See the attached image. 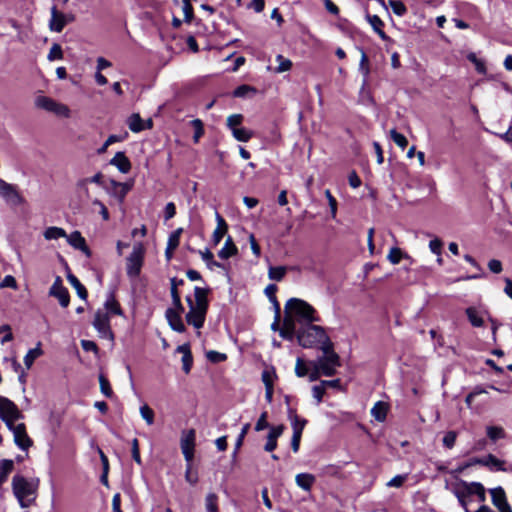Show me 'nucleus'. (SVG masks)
I'll return each mask as SVG.
<instances>
[{
    "label": "nucleus",
    "instance_id": "nucleus-8",
    "mask_svg": "<svg viewBox=\"0 0 512 512\" xmlns=\"http://www.w3.org/2000/svg\"><path fill=\"white\" fill-rule=\"evenodd\" d=\"M309 366L320 369L322 375L330 377L336 373L337 367L340 366L339 356L337 353H330L329 356H322L318 360L310 362Z\"/></svg>",
    "mask_w": 512,
    "mask_h": 512
},
{
    "label": "nucleus",
    "instance_id": "nucleus-2",
    "mask_svg": "<svg viewBox=\"0 0 512 512\" xmlns=\"http://www.w3.org/2000/svg\"><path fill=\"white\" fill-rule=\"evenodd\" d=\"M207 295L208 289L196 286L194 288V299L190 296L186 297V301L189 306V311L186 314V321L196 329L202 328L205 322L208 310Z\"/></svg>",
    "mask_w": 512,
    "mask_h": 512
},
{
    "label": "nucleus",
    "instance_id": "nucleus-62",
    "mask_svg": "<svg viewBox=\"0 0 512 512\" xmlns=\"http://www.w3.org/2000/svg\"><path fill=\"white\" fill-rule=\"evenodd\" d=\"M12 288L16 290L18 288L16 279L12 275H6L0 283V288Z\"/></svg>",
    "mask_w": 512,
    "mask_h": 512
},
{
    "label": "nucleus",
    "instance_id": "nucleus-43",
    "mask_svg": "<svg viewBox=\"0 0 512 512\" xmlns=\"http://www.w3.org/2000/svg\"><path fill=\"white\" fill-rule=\"evenodd\" d=\"M182 232H183V229L178 228L170 234L168 241H167L168 250H175L179 246L180 237H181Z\"/></svg>",
    "mask_w": 512,
    "mask_h": 512
},
{
    "label": "nucleus",
    "instance_id": "nucleus-18",
    "mask_svg": "<svg viewBox=\"0 0 512 512\" xmlns=\"http://www.w3.org/2000/svg\"><path fill=\"white\" fill-rule=\"evenodd\" d=\"M279 334L282 338L287 340H293L294 336H297L296 324L294 319L290 316H285L283 319V326L279 329Z\"/></svg>",
    "mask_w": 512,
    "mask_h": 512
},
{
    "label": "nucleus",
    "instance_id": "nucleus-19",
    "mask_svg": "<svg viewBox=\"0 0 512 512\" xmlns=\"http://www.w3.org/2000/svg\"><path fill=\"white\" fill-rule=\"evenodd\" d=\"M216 222L217 226L212 234V242L214 245H218L220 243L228 230L226 221L219 213H216Z\"/></svg>",
    "mask_w": 512,
    "mask_h": 512
},
{
    "label": "nucleus",
    "instance_id": "nucleus-46",
    "mask_svg": "<svg viewBox=\"0 0 512 512\" xmlns=\"http://www.w3.org/2000/svg\"><path fill=\"white\" fill-rule=\"evenodd\" d=\"M277 290H278V288L275 284H269L266 286L264 292H265V295L270 300V302H272L273 305L275 306V308L277 310V314H278L279 313V303H278L276 295H275Z\"/></svg>",
    "mask_w": 512,
    "mask_h": 512
},
{
    "label": "nucleus",
    "instance_id": "nucleus-13",
    "mask_svg": "<svg viewBox=\"0 0 512 512\" xmlns=\"http://www.w3.org/2000/svg\"><path fill=\"white\" fill-rule=\"evenodd\" d=\"M0 196L4 198L7 202L17 205L20 204L22 198L18 193L16 187L12 184L5 182L0 179Z\"/></svg>",
    "mask_w": 512,
    "mask_h": 512
},
{
    "label": "nucleus",
    "instance_id": "nucleus-23",
    "mask_svg": "<svg viewBox=\"0 0 512 512\" xmlns=\"http://www.w3.org/2000/svg\"><path fill=\"white\" fill-rule=\"evenodd\" d=\"M316 478L310 473H299L295 476L296 485L306 492H310Z\"/></svg>",
    "mask_w": 512,
    "mask_h": 512
},
{
    "label": "nucleus",
    "instance_id": "nucleus-32",
    "mask_svg": "<svg viewBox=\"0 0 512 512\" xmlns=\"http://www.w3.org/2000/svg\"><path fill=\"white\" fill-rule=\"evenodd\" d=\"M371 415L377 420V421H384L386 419L387 415V405L386 403L382 401H378L374 404V406L371 409Z\"/></svg>",
    "mask_w": 512,
    "mask_h": 512
},
{
    "label": "nucleus",
    "instance_id": "nucleus-15",
    "mask_svg": "<svg viewBox=\"0 0 512 512\" xmlns=\"http://www.w3.org/2000/svg\"><path fill=\"white\" fill-rule=\"evenodd\" d=\"M183 312L184 311L176 310L174 308H168L165 313L169 326L179 333H183L185 331V325L181 318V314Z\"/></svg>",
    "mask_w": 512,
    "mask_h": 512
},
{
    "label": "nucleus",
    "instance_id": "nucleus-49",
    "mask_svg": "<svg viewBox=\"0 0 512 512\" xmlns=\"http://www.w3.org/2000/svg\"><path fill=\"white\" fill-rule=\"evenodd\" d=\"M243 122V115L242 114H232L227 118V127L232 131H234L236 128L241 127V124Z\"/></svg>",
    "mask_w": 512,
    "mask_h": 512
},
{
    "label": "nucleus",
    "instance_id": "nucleus-51",
    "mask_svg": "<svg viewBox=\"0 0 512 512\" xmlns=\"http://www.w3.org/2000/svg\"><path fill=\"white\" fill-rule=\"evenodd\" d=\"M390 136L396 145H398L402 149L406 148L408 141L403 134L397 132L395 129H392L390 130Z\"/></svg>",
    "mask_w": 512,
    "mask_h": 512
},
{
    "label": "nucleus",
    "instance_id": "nucleus-45",
    "mask_svg": "<svg viewBox=\"0 0 512 512\" xmlns=\"http://www.w3.org/2000/svg\"><path fill=\"white\" fill-rule=\"evenodd\" d=\"M276 61L278 62V66L275 68L276 73H283L289 71L292 67L291 60L285 58L283 55L279 54L276 56Z\"/></svg>",
    "mask_w": 512,
    "mask_h": 512
},
{
    "label": "nucleus",
    "instance_id": "nucleus-16",
    "mask_svg": "<svg viewBox=\"0 0 512 512\" xmlns=\"http://www.w3.org/2000/svg\"><path fill=\"white\" fill-rule=\"evenodd\" d=\"M51 18L48 26L52 32L60 33L66 26L65 13L60 12L56 6H52L50 9Z\"/></svg>",
    "mask_w": 512,
    "mask_h": 512
},
{
    "label": "nucleus",
    "instance_id": "nucleus-29",
    "mask_svg": "<svg viewBox=\"0 0 512 512\" xmlns=\"http://www.w3.org/2000/svg\"><path fill=\"white\" fill-rule=\"evenodd\" d=\"M43 354V350L41 349V344L38 343L37 346L33 349H30L26 355L24 356V364L27 369H30L34 363V361L39 358Z\"/></svg>",
    "mask_w": 512,
    "mask_h": 512
},
{
    "label": "nucleus",
    "instance_id": "nucleus-61",
    "mask_svg": "<svg viewBox=\"0 0 512 512\" xmlns=\"http://www.w3.org/2000/svg\"><path fill=\"white\" fill-rule=\"evenodd\" d=\"M457 435L454 431H449L443 437V445L449 449H451L456 442Z\"/></svg>",
    "mask_w": 512,
    "mask_h": 512
},
{
    "label": "nucleus",
    "instance_id": "nucleus-64",
    "mask_svg": "<svg viewBox=\"0 0 512 512\" xmlns=\"http://www.w3.org/2000/svg\"><path fill=\"white\" fill-rule=\"evenodd\" d=\"M429 248L432 253L436 254L437 256L441 255L442 252V242L440 239L435 238L429 242Z\"/></svg>",
    "mask_w": 512,
    "mask_h": 512
},
{
    "label": "nucleus",
    "instance_id": "nucleus-30",
    "mask_svg": "<svg viewBox=\"0 0 512 512\" xmlns=\"http://www.w3.org/2000/svg\"><path fill=\"white\" fill-rule=\"evenodd\" d=\"M288 271L286 266H269L268 278L272 281H282Z\"/></svg>",
    "mask_w": 512,
    "mask_h": 512
},
{
    "label": "nucleus",
    "instance_id": "nucleus-56",
    "mask_svg": "<svg viewBox=\"0 0 512 512\" xmlns=\"http://www.w3.org/2000/svg\"><path fill=\"white\" fill-rule=\"evenodd\" d=\"M185 480L190 485H195L198 482V480H199L198 473L196 471H193V469H192V464H188L186 466Z\"/></svg>",
    "mask_w": 512,
    "mask_h": 512
},
{
    "label": "nucleus",
    "instance_id": "nucleus-63",
    "mask_svg": "<svg viewBox=\"0 0 512 512\" xmlns=\"http://www.w3.org/2000/svg\"><path fill=\"white\" fill-rule=\"evenodd\" d=\"M92 204L99 208V213L101 214L103 220L108 221L110 216L107 207L98 199H94Z\"/></svg>",
    "mask_w": 512,
    "mask_h": 512
},
{
    "label": "nucleus",
    "instance_id": "nucleus-36",
    "mask_svg": "<svg viewBox=\"0 0 512 512\" xmlns=\"http://www.w3.org/2000/svg\"><path fill=\"white\" fill-rule=\"evenodd\" d=\"M466 315L474 327H481L484 323L482 316L480 313L474 308L469 307L466 309Z\"/></svg>",
    "mask_w": 512,
    "mask_h": 512
},
{
    "label": "nucleus",
    "instance_id": "nucleus-34",
    "mask_svg": "<svg viewBox=\"0 0 512 512\" xmlns=\"http://www.w3.org/2000/svg\"><path fill=\"white\" fill-rule=\"evenodd\" d=\"M367 20L374 29V31L382 38L386 39V34L383 31L384 22L377 15H367Z\"/></svg>",
    "mask_w": 512,
    "mask_h": 512
},
{
    "label": "nucleus",
    "instance_id": "nucleus-40",
    "mask_svg": "<svg viewBox=\"0 0 512 512\" xmlns=\"http://www.w3.org/2000/svg\"><path fill=\"white\" fill-rule=\"evenodd\" d=\"M408 255L405 254L400 248L392 247L387 255V259L390 263L396 265L398 264L402 258H407Z\"/></svg>",
    "mask_w": 512,
    "mask_h": 512
},
{
    "label": "nucleus",
    "instance_id": "nucleus-52",
    "mask_svg": "<svg viewBox=\"0 0 512 512\" xmlns=\"http://www.w3.org/2000/svg\"><path fill=\"white\" fill-rule=\"evenodd\" d=\"M388 3L394 14H396L397 16H403L407 12L406 6L402 1L389 0Z\"/></svg>",
    "mask_w": 512,
    "mask_h": 512
},
{
    "label": "nucleus",
    "instance_id": "nucleus-5",
    "mask_svg": "<svg viewBox=\"0 0 512 512\" xmlns=\"http://www.w3.org/2000/svg\"><path fill=\"white\" fill-rule=\"evenodd\" d=\"M297 340L302 347L312 348L327 340V334L323 327L310 323L297 331Z\"/></svg>",
    "mask_w": 512,
    "mask_h": 512
},
{
    "label": "nucleus",
    "instance_id": "nucleus-31",
    "mask_svg": "<svg viewBox=\"0 0 512 512\" xmlns=\"http://www.w3.org/2000/svg\"><path fill=\"white\" fill-rule=\"evenodd\" d=\"M67 279H68L69 283L72 285V287L76 290L77 295L82 300H86L87 296H88L87 290H86L85 286L78 280V278L76 276H74L73 274H68Z\"/></svg>",
    "mask_w": 512,
    "mask_h": 512
},
{
    "label": "nucleus",
    "instance_id": "nucleus-37",
    "mask_svg": "<svg viewBox=\"0 0 512 512\" xmlns=\"http://www.w3.org/2000/svg\"><path fill=\"white\" fill-rule=\"evenodd\" d=\"M44 237L46 240H56L59 238L66 237V232L64 229L59 227H49L44 232Z\"/></svg>",
    "mask_w": 512,
    "mask_h": 512
},
{
    "label": "nucleus",
    "instance_id": "nucleus-21",
    "mask_svg": "<svg viewBox=\"0 0 512 512\" xmlns=\"http://www.w3.org/2000/svg\"><path fill=\"white\" fill-rule=\"evenodd\" d=\"M196 433L194 429L185 430L181 434V451L195 450Z\"/></svg>",
    "mask_w": 512,
    "mask_h": 512
},
{
    "label": "nucleus",
    "instance_id": "nucleus-48",
    "mask_svg": "<svg viewBox=\"0 0 512 512\" xmlns=\"http://www.w3.org/2000/svg\"><path fill=\"white\" fill-rule=\"evenodd\" d=\"M275 378H276V372L273 367H268L263 370L262 381H263L265 387L273 386Z\"/></svg>",
    "mask_w": 512,
    "mask_h": 512
},
{
    "label": "nucleus",
    "instance_id": "nucleus-3",
    "mask_svg": "<svg viewBox=\"0 0 512 512\" xmlns=\"http://www.w3.org/2000/svg\"><path fill=\"white\" fill-rule=\"evenodd\" d=\"M39 479H26L21 475H15L12 479L13 494L22 508L30 507L37 496Z\"/></svg>",
    "mask_w": 512,
    "mask_h": 512
},
{
    "label": "nucleus",
    "instance_id": "nucleus-53",
    "mask_svg": "<svg viewBox=\"0 0 512 512\" xmlns=\"http://www.w3.org/2000/svg\"><path fill=\"white\" fill-rule=\"evenodd\" d=\"M191 125L195 129L193 140H194L195 143H198L200 138L204 134L203 123H202V121L200 119H194V120L191 121Z\"/></svg>",
    "mask_w": 512,
    "mask_h": 512
},
{
    "label": "nucleus",
    "instance_id": "nucleus-35",
    "mask_svg": "<svg viewBox=\"0 0 512 512\" xmlns=\"http://www.w3.org/2000/svg\"><path fill=\"white\" fill-rule=\"evenodd\" d=\"M486 434L488 438L493 442L504 439L506 437V432L501 426H487Z\"/></svg>",
    "mask_w": 512,
    "mask_h": 512
},
{
    "label": "nucleus",
    "instance_id": "nucleus-6",
    "mask_svg": "<svg viewBox=\"0 0 512 512\" xmlns=\"http://www.w3.org/2000/svg\"><path fill=\"white\" fill-rule=\"evenodd\" d=\"M35 106L45 111L54 113L55 115L63 118L70 117V109L67 105L55 101L47 96H38L35 99Z\"/></svg>",
    "mask_w": 512,
    "mask_h": 512
},
{
    "label": "nucleus",
    "instance_id": "nucleus-1",
    "mask_svg": "<svg viewBox=\"0 0 512 512\" xmlns=\"http://www.w3.org/2000/svg\"><path fill=\"white\" fill-rule=\"evenodd\" d=\"M453 493L465 512H470L475 503H484L486 493L484 486L479 482L458 481L453 486Z\"/></svg>",
    "mask_w": 512,
    "mask_h": 512
},
{
    "label": "nucleus",
    "instance_id": "nucleus-27",
    "mask_svg": "<svg viewBox=\"0 0 512 512\" xmlns=\"http://www.w3.org/2000/svg\"><path fill=\"white\" fill-rule=\"evenodd\" d=\"M67 242L76 249L87 250L85 239L79 231H74L70 235L66 234Z\"/></svg>",
    "mask_w": 512,
    "mask_h": 512
},
{
    "label": "nucleus",
    "instance_id": "nucleus-25",
    "mask_svg": "<svg viewBox=\"0 0 512 512\" xmlns=\"http://www.w3.org/2000/svg\"><path fill=\"white\" fill-rule=\"evenodd\" d=\"M238 252L237 247L235 246L232 238L230 236L227 237L224 246L219 250L218 256L221 259H228Z\"/></svg>",
    "mask_w": 512,
    "mask_h": 512
},
{
    "label": "nucleus",
    "instance_id": "nucleus-20",
    "mask_svg": "<svg viewBox=\"0 0 512 512\" xmlns=\"http://www.w3.org/2000/svg\"><path fill=\"white\" fill-rule=\"evenodd\" d=\"M110 164L117 167L121 173H128L131 169V162L124 154V152H117L110 160Z\"/></svg>",
    "mask_w": 512,
    "mask_h": 512
},
{
    "label": "nucleus",
    "instance_id": "nucleus-28",
    "mask_svg": "<svg viewBox=\"0 0 512 512\" xmlns=\"http://www.w3.org/2000/svg\"><path fill=\"white\" fill-rule=\"evenodd\" d=\"M105 310L108 315L114 314V315H122V310L119 305V303L116 301L114 295L110 293L104 303Z\"/></svg>",
    "mask_w": 512,
    "mask_h": 512
},
{
    "label": "nucleus",
    "instance_id": "nucleus-59",
    "mask_svg": "<svg viewBox=\"0 0 512 512\" xmlns=\"http://www.w3.org/2000/svg\"><path fill=\"white\" fill-rule=\"evenodd\" d=\"M182 10H183V13H184V20L186 22H191L192 18H193V7L190 3V0H182Z\"/></svg>",
    "mask_w": 512,
    "mask_h": 512
},
{
    "label": "nucleus",
    "instance_id": "nucleus-17",
    "mask_svg": "<svg viewBox=\"0 0 512 512\" xmlns=\"http://www.w3.org/2000/svg\"><path fill=\"white\" fill-rule=\"evenodd\" d=\"M111 190L108 193L116 198L120 204L125 200L127 193L131 190L132 184L117 182L115 180L110 181Z\"/></svg>",
    "mask_w": 512,
    "mask_h": 512
},
{
    "label": "nucleus",
    "instance_id": "nucleus-7",
    "mask_svg": "<svg viewBox=\"0 0 512 512\" xmlns=\"http://www.w3.org/2000/svg\"><path fill=\"white\" fill-rule=\"evenodd\" d=\"M144 258V247L142 243H136L133 250L127 258V275L129 277H137L140 274Z\"/></svg>",
    "mask_w": 512,
    "mask_h": 512
},
{
    "label": "nucleus",
    "instance_id": "nucleus-38",
    "mask_svg": "<svg viewBox=\"0 0 512 512\" xmlns=\"http://www.w3.org/2000/svg\"><path fill=\"white\" fill-rule=\"evenodd\" d=\"M360 51H361V59H360V63H359V70L364 76V80H363V87H364L367 83V78L369 76L370 69H369L368 57H367L366 53L364 52L363 49H360Z\"/></svg>",
    "mask_w": 512,
    "mask_h": 512
},
{
    "label": "nucleus",
    "instance_id": "nucleus-57",
    "mask_svg": "<svg viewBox=\"0 0 512 512\" xmlns=\"http://www.w3.org/2000/svg\"><path fill=\"white\" fill-rule=\"evenodd\" d=\"M255 92H256L255 88H253L249 85H241L234 90L233 95L235 97L241 98V97H246L249 93L254 94Z\"/></svg>",
    "mask_w": 512,
    "mask_h": 512
},
{
    "label": "nucleus",
    "instance_id": "nucleus-41",
    "mask_svg": "<svg viewBox=\"0 0 512 512\" xmlns=\"http://www.w3.org/2000/svg\"><path fill=\"white\" fill-rule=\"evenodd\" d=\"M199 254L210 269L213 267H222L220 263L214 261V255L209 249L199 250Z\"/></svg>",
    "mask_w": 512,
    "mask_h": 512
},
{
    "label": "nucleus",
    "instance_id": "nucleus-39",
    "mask_svg": "<svg viewBox=\"0 0 512 512\" xmlns=\"http://www.w3.org/2000/svg\"><path fill=\"white\" fill-rule=\"evenodd\" d=\"M232 135L240 142H248L252 138L253 132L244 127H239L232 131Z\"/></svg>",
    "mask_w": 512,
    "mask_h": 512
},
{
    "label": "nucleus",
    "instance_id": "nucleus-50",
    "mask_svg": "<svg viewBox=\"0 0 512 512\" xmlns=\"http://www.w3.org/2000/svg\"><path fill=\"white\" fill-rule=\"evenodd\" d=\"M290 419H291L293 433L298 432V434H302L303 429L306 425V420L300 419L296 414L290 416Z\"/></svg>",
    "mask_w": 512,
    "mask_h": 512
},
{
    "label": "nucleus",
    "instance_id": "nucleus-33",
    "mask_svg": "<svg viewBox=\"0 0 512 512\" xmlns=\"http://www.w3.org/2000/svg\"><path fill=\"white\" fill-rule=\"evenodd\" d=\"M473 464H484L495 468L496 470H503L504 462L496 458L494 455H488L485 459H474Z\"/></svg>",
    "mask_w": 512,
    "mask_h": 512
},
{
    "label": "nucleus",
    "instance_id": "nucleus-47",
    "mask_svg": "<svg viewBox=\"0 0 512 512\" xmlns=\"http://www.w3.org/2000/svg\"><path fill=\"white\" fill-rule=\"evenodd\" d=\"M99 384H100L101 393L105 397L111 398L113 396V391H112L109 380L103 374L99 375Z\"/></svg>",
    "mask_w": 512,
    "mask_h": 512
},
{
    "label": "nucleus",
    "instance_id": "nucleus-11",
    "mask_svg": "<svg viewBox=\"0 0 512 512\" xmlns=\"http://www.w3.org/2000/svg\"><path fill=\"white\" fill-rule=\"evenodd\" d=\"M12 434L14 443L19 449L27 451L33 445V441L28 436L26 425L24 423L20 422L17 424V427L12 431Z\"/></svg>",
    "mask_w": 512,
    "mask_h": 512
},
{
    "label": "nucleus",
    "instance_id": "nucleus-4",
    "mask_svg": "<svg viewBox=\"0 0 512 512\" xmlns=\"http://www.w3.org/2000/svg\"><path fill=\"white\" fill-rule=\"evenodd\" d=\"M285 316L292 317L295 323H306V325L320 321L316 310L309 303L298 298H291L287 301Z\"/></svg>",
    "mask_w": 512,
    "mask_h": 512
},
{
    "label": "nucleus",
    "instance_id": "nucleus-54",
    "mask_svg": "<svg viewBox=\"0 0 512 512\" xmlns=\"http://www.w3.org/2000/svg\"><path fill=\"white\" fill-rule=\"evenodd\" d=\"M49 61L60 60L63 58L62 48L59 44L54 43L47 56Z\"/></svg>",
    "mask_w": 512,
    "mask_h": 512
},
{
    "label": "nucleus",
    "instance_id": "nucleus-24",
    "mask_svg": "<svg viewBox=\"0 0 512 512\" xmlns=\"http://www.w3.org/2000/svg\"><path fill=\"white\" fill-rule=\"evenodd\" d=\"M171 283V297H172V303L173 307L176 310L184 311V307L181 303L180 295L178 290H175V285H183L184 281L182 279L172 278L170 280Z\"/></svg>",
    "mask_w": 512,
    "mask_h": 512
},
{
    "label": "nucleus",
    "instance_id": "nucleus-22",
    "mask_svg": "<svg viewBox=\"0 0 512 512\" xmlns=\"http://www.w3.org/2000/svg\"><path fill=\"white\" fill-rule=\"evenodd\" d=\"M176 351L182 354V369L186 374H188L193 364V357L189 345H180L177 347Z\"/></svg>",
    "mask_w": 512,
    "mask_h": 512
},
{
    "label": "nucleus",
    "instance_id": "nucleus-58",
    "mask_svg": "<svg viewBox=\"0 0 512 512\" xmlns=\"http://www.w3.org/2000/svg\"><path fill=\"white\" fill-rule=\"evenodd\" d=\"M467 59L475 65L476 70L484 74L486 72L485 64L482 60L478 59L475 53H469Z\"/></svg>",
    "mask_w": 512,
    "mask_h": 512
},
{
    "label": "nucleus",
    "instance_id": "nucleus-26",
    "mask_svg": "<svg viewBox=\"0 0 512 512\" xmlns=\"http://www.w3.org/2000/svg\"><path fill=\"white\" fill-rule=\"evenodd\" d=\"M129 129L134 133H139L146 129L145 122L138 113H133L127 120Z\"/></svg>",
    "mask_w": 512,
    "mask_h": 512
},
{
    "label": "nucleus",
    "instance_id": "nucleus-44",
    "mask_svg": "<svg viewBox=\"0 0 512 512\" xmlns=\"http://www.w3.org/2000/svg\"><path fill=\"white\" fill-rule=\"evenodd\" d=\"M139 412L147 425L151 426L154 424V411L147 404H143L140 407Z\"/></svg>",
    "mask_w": 512,
    "mask_h": 512
},
{
    "label": "nucleus",
    "instance_id": "nucleus-55",
    "mask_svg": "<svg viewBox=\"0 0 512 512\" xmlns=\"http://www.w3.org/2000/svg\"><path fill=\"white\" fill-rule=\"evenodd\" d=\"M408 479V474H399L394 476L386 483L387 487L400 488Z\"/></svg>",
    "mask_w": 512,
    "mask_h": 512
},
{
    "label": "nucleus",
    "instance_id": "nucleus-42",
    "mask_svg": "<svg viewBox=\"0 0 512 512\" xmlns=\"http://www.w3.org/2000/svg\"><path fill=\"white\" fill-rule=\"evenodd\" d=\"M205 508L207 512H218V496L215 493L206 495Z\"/></svg>",
    "mask_w": 512,
    "mask_h": 512
},
{
    "label": "nucleus",
    "instance_id": "nucleus-60",
    "mask_svg": "<svg viewBox=\"0 0 512 512\" xmlns=\"http://www.w3.org/2000/svg\"><path fill=\"white\" fill-rule=\"evenodd\" d=\"M309 368L306 363L301 359L297 358L295 365V373L298 377H304L308 374Z\"/></svg>",
    "mask_w": 512,
    "mask_h": 512
},
{
    "label": "nucleus",
    "instance_id": "nucleus-12",
    "mask_svg": "<svg viewBox=\"0 0 512 512\" xmlns=\"http://www.w3.org/2000/svg\"><path fill=\"white\" fill-rule=\"evenodd\" d=\"M49 295L57 298L62 307H67L69 305V292L68 289L63 286L62 279L60 276H57L55 278V281L49 290Z\"/></svg>",
    "mask_w": 512,
    "mask_h": 512
},
{
    "label": "nucleus",
    "instance_id": "nucleus-9",
    "mask_svg": "<svg viewBox=\"0 0 512 512\" xmlns=\"http://www.w3.org/2000/svg\"><path fill=\"white\" fill-rule=\"evenodd\" d=\"M93 326L97 330L99 336L111 342L114 340V335L110 327L109 315L105 311L98 310L95 313Z\"/></svg>",
    "mask_w": 512,
    "mask_h": 512
},
{
    "label": "nucleus",
    "instance_id": "nucleus-14",
    "mask_svg": "<svg viewBox=\"0 0 512 512\" xmlns=\"http://www.w3.org/2000/svg\"><path fill=\"white\" fill-rule=\"evenodd\" d=\"M492 503L497 507L499 512H512V508L507 502L505 491L502 487L493 488L490 490Z\"/></svg>",
    "mask_w": 512,
    "mask_h": 512
},
{
    "label": "nucleus",
    "instance_id": "nucleus-10",
    "mask_svg": "<svg viewBox=\"0 0 512 512\" xmlns=\"http://www.w3.org/2000/svg\"><path fill=\"white\" fill-rule=\"evenodd\" d=\"M23 418V413L19 410L13 401L6 397L0 396V419L2 421L22 420Z\"/></svg>",
    "mask_w": 512,
    "mask_h": 512
}]
</instances>
